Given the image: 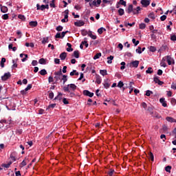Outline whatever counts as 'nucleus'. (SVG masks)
<instances>
[{
	"label": "nucleus",
	"mask_w": 176,
	"mask_h": 176,
	"mask_svg": "<svg viewBox=\"0 0 176 176\" xmlns=\"http://www.w3.org/2000/svg\"><path fill=\"white\" fill-rule=\"evenodd\" d=\"M166 120H167V122H169V123H176V120L172 117H166Z\"/></svg>",
	"instance_id": "obj_13"
},
{
	"label": "nucleus",
	"mask_w": 176,
	"mask_h": 176,
	"mask_svg": "<svg viewBox=\"0 0 176 176\" xmlns=\"http://www.w3.org/2000/svg\"><path fill=\"white\" fill-rule=\"evenodd\" d=\"M166 19H167V16H166V15H162V16L160 17L161 21H164V20H166Z\"/></svg>",
	"instance_id": "obj_58"
},
{
	"label": "nucleus",
	"mask_w": 176,
	"mask_h": 176,
	"mask_svg": "<svg viewBox=\"0 0 176 176\" xmlns=\"http://www.w3.org/2000/svg\"><path fill=\"white\" fill-rule=\"evenodd\" d=\"M74 56L76 58H79V51H74Z\"/></svg>",
	"instance_id": "obj_38"
},
{
	"label": "nucleus",
	"mask_w": 176,
	"mask_h": 176,
	"mask_svg": "<svg viewBox=\"0 0 176 176\" xmlns=\"http://www.w3.org/2000/svg\"><path fill=\"white\" fill-rule=\"evenodd\" d=\"M54 100H58V101H61L63 100V94L59 93L56 97H55Z\"/></svg>",
	"instance_id": "obj_21"
},
{
	"label": "nucleus",
	"mask_w": 176,
	"mask_h": 176,
	"mask_svg": "<svg viewBox=\"0 0 176 176\" xmlns=\"http://www.w3.org/2000/svg\"><path fill=\"white\" fill-rule=\"evenodd\" d=\"M67 52H73L74 49H72V45H71V43H67Z\"/></svg>",
	"instance_id": "obj_20"
},
{
	"label": "nucleus",
	"mask_w": 176,
	"mask_h": 176,
	"mask_svg": "<svg viewBox=\"0 0 176 176\" xmlns=\"http://www.w3.org/2000/svg\"><path fill=\"white\" fill-rule=\"evenodd\" d=\"M104 31H107V29H105L104 28H100L98 30V33L99 35H101L102 34V32H104Z\"/></svg>",
	"instance_id": "obj_25"
},
{
	"label": "nucleus",
	"mask_w": 176,
	"mask_h": 176,
	"mask_svg": "<svg viewBox=\"0 0 176 176\" xmlns=\"http://www.w3.org/2000/svg\"><path fill=\"white\" fill-rule=\"evenodd\" d=\"M141 3L144 6V8H146L147 6H149L151 1L149 0H142Z\"/></svg>",
	"instance_id": "obj_7"
},
{
	"label": "nucleus",
	"mask_w": 176,
	"mask_h": 176,
	"mask_svg": "<svg viewBox=\"0 0 176 176\" xmlns=\"http://www.w3.org/2000/svg\"><path fill=\"white\" fill-rule=\"evenodd\" d=\"M165 170L167 173H171V166H167L165 168Z\"/></svg>",
	"instance_id": "obj_47"
},
{
	"label": "nucleus",
	"mask_w": 176,
	"mask_h": 176,
	"mask_svg": "<svg viewBox=\"0 0 176 176\" xmlns=\"http://www.w3.org/2000/svg\"><path fill=\"white\" fill-rule=\"evenodd\" d=\"M109 86H111V85H109V83H108V82L104 83V87H105V89H109Z\"/></svg>",
	"instance_id": "obj_55"
},
{
	"label": "nucleus",
	"mask_w": 176,
	"mask_h": 176,
	"mask_svg": "<svg viewBox=\"0 0 176 176\" xmlns=\"http://www.w3.org/2000/svg\"><path fill=\"white\" fill-rule=\"evenodd\" d=\"M88 36L91 38V39H97V36L93 34V33H91V32H89V33L88 34Z\"/></svg>",
	"instance_id": "obj_29"
},
{
	"label": "nucleus",
	"mask_w": 176,
	"mask_h": 176,
	"mask_svg": "<svg viewBox=\"0 0 176 176\" xmlns=\"http://www.w3.org/2000/svg\"><path fill=\"white\" fill-rule=\"evenodd\" d=\"M133 85H134L133 82H129V89H130L129 94H131V93H133V91L134 90V87H133Z\"/></svg>",
	"instance_id": "obj_14"
},
{
	"label": "nucleus",
	"mask_w": 176,
	"mask_h": 176,
	"mask_svg": "<svg viewBox=\"0 0 176 176\" xmlns=\"http://www.w3.org/2000/svg\"><path fill=\"white\" fill-rule=\"evenodd\" d=\"M83 94L85 96H87L88 97H93V96H94V93H91V92L89 91L88 90H85L83 91Z\"/></svg>",
	"instance_id": "obj_11"
},
{
	"label": "nucleus",
	"mask_w": 176,
	"mask_h": 176,
	"mask_svg": "<svg viewBox=\"0 0 176 176\" xmlns=\"http://www.w3.org/2000/svg\"><path fill=\"white\" fill-rule=\"evenodd\" d=\"M148 17H149V19H152L153 20H155L156 19V16H155V13L153 12H150L148 15Z\"/></svg>",
	"instance_id": "obj_23"
},
{
	"label": "nucleus",
	"mask_w": 176,
	"mask_h": 176,
	"mask_svg": "<svg viewBox=\"0 0 176 176\" xmlns=\"http://www.w3.org/2000/svg\"><path fill=\"white\" fill-rule=\"evenodd\" d=\"M29 25L30 27H36L38 25V22L37 21H30Z\"/></svg>",
	"instance_id": "obj_27"
},
{
	"label": "nucleus",
	"mask_w": 176,
	"mask_h": 176,
	"mask_svg": "<svg viewBox=\"0 0 176 176\" xmlns=\"http://www.w3.org/2000/svg\"><path fill=\"white\" fill-rule=\"evenodd\" d=\"M42 43L45 45V43H49V37H45L43 38Z\"/></svg>",
	"instance_id": "obj_30"
},
{
	"label": "nucleus",
	"mask_w": 176,
	"mask_h": 176,
	"mask_svg": "<svg viewBox=\"0 0 176 176\" xmlns=\"http://www.w3.org/2000/svg\"><path fill=\"white\" fill-rule=\"evenodd\" d=\"M74 75L78 76L79 75V73L76 72V70H73L70 72V76H74Z\"/></svg>",
	"instance_id": "obj_37"
},
{
	"label": "nucleus",
	"mask_w": 176,
	"mask_h": 176,
	"mask_svg": "<svg viewBox=\"0 0 176 176\" xmlns=\"http://www.w3.org/2000/svg\"><path fill=\"white\" fill-rule=\"evenodd\" d=\"M54 98V94L53 92H50L49 94V98H50L51 100H53Z\"/></svg>",
	"instance_id": "obj_52"
},
{
	"label": "nucleus",
	"mask_w": 176,
	"mask_h": 176,
	"mask_svg": "<svg viewBox=\"0 0 176 176\" xmlns=\"http://www.w3.org/2000/svg\"><path fill=\"white\" fill-rule=\"evenodd\" d=\"M149 158L151 159V162H153L154 160V157H153V153L152 152H150L148 154Z\"/></svg>",
	"instance_id": "obj_46"
},
{
	"label": "nucleus",
	"mask_w": 176,
	"mask_h": 176,
	"mask_svg": "<svg viewBox=\"0 0 176 176\" xmlns=\"http://www.w3.org/2000/svg\"><path fill=\"white\" fill-rule=\"evenodd\" d=\"M101 57V53H98L94 56V60H97Z\"/></svg>",
	"instance_id": "obj_36"
},
{
	"label": "nucleus",
	"mask_w": 176,
	"mask_h": 176,
	"mask_svg": "<svg viewBox=\"0 0 176 176\" xmlns=\"http://www.w3.org/2000/svg\"><path fill=\"white\" fill-rule=\"evenodd\" d=\"M138 65H140V61L138 60H134L127 64V67H129V68H138Z\"/></svg>",
	"instance_id": "obj_2"
},
{
	"label": "nucleus",
	"mask_w": 176,
	"mask_h": 176,
	"mask_svg": "<svg viewBox=\"0 0 176 176\" xmlns=\"http://www.w3.org/2000/svg\"><path fill=\"white\" fill-rule=\"evenodd\" d=\"M171 89H173V90H176V83H174V82L172 83Z\"/></svg>",
	"instance_id": "obj_61"
},
{
	"label": "nucleus",
	"mask_w": 176,
	"mask_h": 176,
	"mask_svg": "<svg viewBox=\"0 0 176 176\" xmlns=\"http://www.w3.org/2000/svg\"><path fill=\"white\" fill-rule=\"evenodd\" d=\"M132 42H133V43H134L135 46H137L138 45V43H140V41H136L135 38H133Z\"/></svg>",
	"instance_id": "obj_49"
},
{
	"label": "nucleus",
	"mask_w": 176,
	"mask_h": 176,
	"mask_svg": "<svg viewBox=\"0 0 176 176\" xmlns=\"http://www.w3.org/2000/svg\"><path fill=\"white\" fill-rule=\"evenodd\" d=\"M96 82L98 83V85H101V82H102V79L101 78V76L100 75L96 74Z\"/></svg>",
	"instance_id": "obj_9"
},
{
	"label": "nucleus",
	"mask_w": 176,
	"mask_h": 176,
	"mask_svg": "<svg viewBox=\"0 0 176 176\" xmlns=\"http://www.w3.org/2000/svg\"><path fill=\"white\" fill-rule=\"evenodd\" d=\"M54 75L56 76H61V75H63V72H61V70L58 71V72H56L54 73Z\"/></svg>",
	"instance_id": "obj_40"
},
{
	"label": "nucleus",
	"mask_w": 176,
	"mask_h": 176,
	"mask_svg": "<svg viewBox=\"0 0 176 176\" xmlns=\"http://www.w3.org/2000/svg\"><path fill=\"white\" fill-rule=\"evenodd\" d=\"M10 76H11L10 73L7 72L3 76H1V80L3 81L8 80V79H9V78H10Z\"/></svg>",
	"instance_id": "obj_6"
},
{
	"label": "nucleus",
	"mask_w": 176,
	"mask_h": 176,
	"mask_svg": "<svg viewBox=\"0 0 176 176\" xmlns=\"http://www.w3.org/2000/svg\"><path fill=\"white\" fill-rule=\"evenodd\" d=\"M82 45H85V47H89V43H87V41H82Z\"/></svg>",
	"instance_id": "obj_59"
},
{
	"label": "nucleus",
	"mask_w": 176,
	"mask_h": 176,
	"mask_svg": "<svg viewBox=\"0 0 176 176\" xmlns=\"http://www.w3.org/2000/svg\"><path fill=\"white\" fill-rule=\"evenodd\" d=\"M113 174H115V170L111 169L108 172V175H109V176H112V175H113Z\"/></svg>",
	"instance_id": "obj_45"
},
{
	"label": "nucleus",
	"mask_w": 176,
	"mask_h": 176,
	"mask_svg": "<svg viewBox=\"0 0 176 176\" xmlns=\"http://www.w3.org/2000/svg\"><path fill=\"white\" fill-rule=\"evenodd\" d=\"M46 61H47V59H45L43 58H41L39 60H38V63L39 64H46Z\"/></svg>",
	"instance_id": "obj_31"
},
{
	"label": "nucleus",
	"mask_w": 176,
	"mask_h": 176,
	"mask_svg": "<svg viewBox=\"0 0 176 176\" xmlns=\"http://www.w3.org/2000/svg\"><path fill=\"white\" fill-rule=\"evenodd\" d=\"M118 14L120 16H123V14H124V10H123L122 8H120L118 10Z\"/></svg>",
	"instance_id": "obj_33"
},
{
	"label": "nucleus",
	"mask_w": 176,
	"mask_h": 176,
	"mask_svg": "<svg viewBox=\"0 0 176 176\" xmlns=\"http://www.w3.org/2000/svg\"><path fill=\"white\" fill-rule=\"evenodd\" d=\"M76 86L75 85V84H69V89L70 90V91H75L76 89Z\"/></svg>",
	"instance_id": "obj_15"
},
{
	"label": "nucleus",
	"mask_w": 176,
	"mask_h": 176,
	"mask_svg": "<svg viewBox=\"0 0 176 176\" xmlns=\"http://www.w3.org/2000/svg\"><path fill=\"white\" fill-rule=\"evenodd\" d=\"M1 19H3V20H8L9 19V14H6L2 15Z\"/></svg>",
	"instance_id": "obj_42"
},
{
	"label": "nucleus",
	"mask_w": 176,
	"mask_h": 176,
	"mask_svg": "<svg viewBox=\"0 0 176 176\" xmlns=\"http://www.w3.org/2000/svg\"><path fill=\"white\" fill-rule=\"evenodd\" d=\"M171 41H176V35L174 34L170 37Z\"/></svg>",
	"instance_id": "obj_63"
},
{
	"label": "nucleus",
	"mask_w": 176,
	"mask_h": 176,
	"mask_svg": "<svg viewBox=\"0 0 176 176\" xmlns=\"http://www.w3.org/2000/svg\"><path fill=\"white\" fill-rule=\"evenodd\" d=\"M149 50L150 52H155L156 50V47H153V46H150L149 47Z\"/></svg>",
	"instance_id": "obj_56"
},
{
	"label": "nucleus",
	"mask_w": 176,
	"mask_h": 176,
	"mask_svg": "<svg viewBox=\"0 0 176 176\" xmlns=\"http://www.w3.org/2000/svg\"><path fill=\"white\" fill-rule=\"evenodd\" d=\"M160 102L162 103V107H167V102H166V99L164 98H162L160 99Z\"/></svg>",
	"instance_id": "obj_12"
},
{
	"label": "nucleus",
	"mask_w": 176,
	"mask_h": 176,
	"mask_svg": "<svg viewBox=\"0 0 176 176\" xmlns=\"http://www.w3.org/2000/svg\"><path fill=\"white\" fill-rule=\"evenodd\" d=\"M40 75H42L43 76L45 75H47V72L46 71V69H43L39 72Z\"/></svg>",
	"instance_id": "obj_26"
},
{
	"label": "nucleus",
	"mask_w": 176,
	"mask_h": 176,
	"mask_svg": "<svg viewBox=\"0 0 176 176\" xmlns=\"http://www.w3.org/2000/svg\"><path fill=\"white\" fill-rule=\"evenodd\" d=\"M0 7H1V12L2 13H8V10H9L8 7H6L5 6H2V5H0Z\"/></svg>",
	"instance_id": "obj_10"
},
{
	"label": "nucleus",
	"mask_w": 176,
	"mask_h": 176,
	"mask_svg": "<svg viewBox=\"0 0 176 176\" xmlns=\"http://www.w3.org/2000/svg\"><path fill=\"white\" fill-rule=\"evenodd\" d=\"M100 74L102 76H105L106 75H108V72H107V69L100 70Z\"/></svg>",
	"instance_id": "obj_22"
},
{
	"label": "nucleus",
	"mask_w": 176,
	"mask_h": 176,
	"mask_svg": "<svg viewBox=\"0 0 176 176\" xmlns=\"http://www.w3.org/2000/svg\"><path fill=\"white\" fill-rule=\"evenodd\" d=\"M5 63H6V58H2L1 61V64H0L1 68H3V67H5Z\"/></svg>",
	"instance_id": "obj_24"
},
{
	"label": "nucleus",
	"mask_w": 176,
	"mask_h": 176,
	"mask_svg": "<svg viewBox=\"0 0 176 176\" xmlns=\"http://www.w3.org/2000/svg\"><path fill=\"white\" fill-rule=\"evenodd\" d=\"M164 61H167L168 65H171V64H174V59L171 58L170 56H166L163 58Z\"/></svg>",
	"instance_id": "obj_3"
},
{
	"label": "nucleus",
	"mask_w": 176,
	"mask_h": 176,
	"mask_svg": "<svg viewBox=\"0 0 176 176\" xmlns=\"http://www.w3.org/2000/svg\"><path fill=\"white\" fill-rule=\"evenodd\" d=\"M74 25H76V27H82L83 25H85V21H78L74 23Z\"/></svg>",
	"instance_id": "obj_8"
},
{
	"label": "nucleus",
	"mask_w": 176,
	"mask_h": 176,
	"mask_svg": "<svg viewBox=\"0 0 176 176\" xmlns=\"http://www.w3.org/2000/svg\"><path fill=\"white\" fill-rule=\"evenodd\" d=\"M139 10H141L140 7H137L135 9H133V5H129L128 7L127 12L131 13L133 12V14H138Z\"/></svg>",
	"instance_id": "obj_1"
},
{
	"label": "nucleus",
	"mask_w": 176,
	"mask_h": 176,
	"mask_svg": "<svg viewBox=\"0 0 176 176\" xmlns=\"http://www.w3.org/2000/svg\"><path fill=\"white\" fill-rule=\"evenodd\" d=\"M12 162H9L8 164H3V167H5L6 168H9L10 167V165L12 164Z\"/></svg>",
	"instance_id": "obj_32"
},
{
	"label": "nucleus",
	"mask_w": 176,
	"mask_h": 176,
	"mask_svg": "<svg viewBox=\"0 0 176 176\" xmlns=\"http://www.w3.org/2000/svg\"><path fill=\"white\" fill-rule=\"evenodd\" d=\"M63 104H65V105H67V104H69V102H68V100L65 98L63 99Z\"/></svg>",
	"instance_id": "obj_54"
},
{
	"label": "nucleus",
	"mask_w": 176,
	"mask_h": 176,
	"mask_svg": "<svg viewBox=\"0 0 176 176\" xmlns=\"http://www.w3.org/2000/svg\"><path fill=\"white\" fill-rule=\"evenodd\" d=\"M56 0H52L51 3H50V8H56V4H54Z\"/></svg>",
	"instance_id": "obj_39"
},
{
	"label": "nucleus",
	"mask_w": 176,
	"mask_h": 176,
	"mask_svg": "<svg viewBox=\"0 0 176 176\" xmlns=\"http://www.w3.org/2000/svg\"><path fill=\"white\" fill-rule=\"evenodd\" d=\"M81 34H82V36H86V35H87L88 33H87V30H83L81 31Z\"/></svg>",
	"instance_id": "obj_51"
},
{
	"label": "nucleus",
	"mask_w": 176,
	"mask_h": 176,
	"mask_svg": "<svg viewBox=\"0 0 176 176\" xmlns=\"http://www.w3.org/2000/svg\"><path fill=\"white\" fill-rule=\"evenodd\" d=\"M56 31H63V26L59 25L56 28Z\"/></svg>",
	"instance_id": "obj_62"
},
{
	"label": "nucleus",
	"mask_w": 176,
	"mask_h": 176,
	"mask_svg": "<svg viewBox=\"0 0 176 176\" xmlns=\"http://www.w3.org/2000/svg\"><path fill=\"white\" fill-rule=\"evenodd\" d=\"M30 162L28 158H25L21 164L20 167H24V166H27V163Z\"/></svg>",
	"instance_id": "obj_17"
},
{
	"label": "nucleus",
	"mask_w": 176,
	"mask_h": 176,
	"mask_svg": "<svg viewBox=\"0 0 176 176\" xmlns=\"http://www.w3.org/2000/svg\"><path fill=\"white\" fill-rule=\"evenodd\" d=\"M32 89V85L29 84L28 87L25 89V91H28V90H31Z\"/></svg>",
	"instance_id": "obj_44"
},
{
	"label": "nucleus",
	"mask_w": 176,
	"mask_h": 176,
	"mask_svg": "<svg viewBox=\"0 0 176 176\" xmlns=\"http://www.w3.org/2000/svg\"><path fill=\"white\" fill-rule=\"evenodd\" d=\"M62 76H63L62 80H63V85H65V82L68 80V78L66 75H62Z\"/></svg>",
	"instance_id": "obj_35"
},
{
	"label": "nucleus",
	"mask_w": 176,
	"mask_h": 176,
	"mask_svg": "<svg viewBox=\"0 0 176 176\" xmlns=\"http://www.w3.org/2000/svg\"><path fill=\"white\" fill-rule=\"evenodd\" d=\"M54 63H55V64H60V59L55 58L54 59Z\"/></svg>",
	"instance_id": "obj_64"
},
{
	"label": "nucleus",
	"mask_w": 176,
	"mask_h": 176,
	"mask_svg": "<svg viewBox=\"0 0 176 176\" xmlns=\"http://www.w3.org/2000/svg\"><path fill=\"white\" fill-rule=\"evenodd\" d=\"M146 27V25H145V23H140L139 25V28L140 30H144V28Z\"/></svg>",
	"instance_id": "obj_41"
},
{
	"label": "nucleus",
	"mask_w": 176,
	"mask_h": 176,
	"mask_svg": "<svg viewBox=\"0 0 176 176\" xmlns=\"http://www.w3.org/2000/svg\"><path fill=\"white\" fill-rule=\"evenodd\" d=\"M10 160H11V161H10V162H12V163H13V162H16V156H15L14 153H12L10 154Z\"/></svg>",
	"instance_id": "obj_18"
},
{
	"label": "nucleus",
	"mask_w": 176,
	"mask_h": 176,
	"mask_svg": "<svg viewBox=\"0 0 176 176\" xmlns=\"http://www.w3.org/2000/svg\"><path fill=\"white\" fill-rule=\"evenodd\" d=\"M146 72L147 74H152L153 72V71L152 70V67H148Z\"/></svg>",
	"instance_id": "obj_53"
},
{
	"label": "nucleus",
	"mask_w": 176,
	"mask_h": 176,
	"mask_svg": "<svg viewBox=\"0 0 176 176\" xmlns=\"http://www.w3.org/2000/svg\"><path fill=\"white\" fill-rule=\"evenodd\" d=\"M24 56H25V58H23ZM20 57L22 58L21 61L23 63H24V61H27V58H28V54H20Z\"/></svg>",
	"instance_id": "obj_16"
},
{
	"label": "nucleus",
	"mask_w": 176,
	"mask_h": 176,
	"mask_svg": "<svg viewBox=\"0 0 176 176\" xmlns=\"http://www.w3.org/2000/svg\"><path fill=\"white\" fill-rule=\"evenodd\" d=\"M63 90L64 91H67L68 93H71L69 85H67L66 87H63Z\"/></svg>",
	"instance_id": "obj_34"
},
{
	"label": "nucleus",
	"mask_w": 176,
	"mask_h": 176,
	"mask_svg": "<svg viewBox=\"0 0 176 176\" xmlns=\"http://www.w3.org/2000/svg\"><path fill=\"white\" fill-rule=\"evenodd\" d=\"M123 86H124V84L123 83V82L119 81V82L118 84V87H120V89H122V87H123Z\"/></svg>",
	"instance_id": "obj_48"
},
{
	"label": "nucleus",
	"mask_w": 176,
	"mask_h": 176,
	"mask_svg": "<svg viewBox=\"0 0 176 176\" xmlns=\"http://www.w3.org/2000/svg\"><path fill=\"white\" fill-rule=\"evenodd\" d=\"M153 80H154L155 83H157V85H159L160 86H162V85L164 84V82L163 81H161L159 79V77H157V76L154 77Z\"/></svg>",
	"instance_id": "obj_5"
},
{
	"label": "nucleus",
	"mask_w": 176,
	"mask_h": 176,
	"mask_svg": "<svg viewBox=\"0 0 176 176\" xmlns=\"http://www.w3.org/2000/svg\"><path fill=\"white\" fill-rule=\"evenodd\" d=\"M60 58L62 60H65L67 58V53L66 52H63L60 54Z\"/></svg>",
	"instance_id": "obj_19"
},
{
	"label": "nucleus",
	"mask_w": 176,
	"mask_h": 176,
	"mask_svg": "<svg viewBox=\"0 0 176 176\" xmlns=\"http://www.w3.org/2000/svg\"><path fill=\"white\" fill-rule=\"evenodd\" d=\"M136 53H138L139 54H141V53H142V51H141V47H138V48L136 49Z\"/></svg>",
	"instance_id": "obj_57"
},
{
	"label": "nucleus",
	"mask_w": 176,
	"mask_h": 176,
	"mask_svg": "<svg viewBox=\"0 0 176 176\" xmlns=\"http://www.w3.org/2000/svg\"><path fill=\"white\" fill-rule=\"evenodd\" d=\"M112 60H113V56L107 57V64H112Z\"/></svg>",
	"instance_id": "obj_28"
},
{
	"label": "nucleus",
	"mask_w": 176,
	"mask_h": 176,
	"mask_svg": "<svg viewBox=\"0 0 176 176\" xmlns=\"http://www.w3.org/2000/svg\"><path fill=\"white\" fill-rule=\"evenodd\" d=\"M164 61H166V60H163V58H162V60L161 61V67H164V68H166V67H167V65L166 64V63Z\"/></svg>",
	"instance_id": "obj_43"
},
{
	"label": "nucleus",
	"mask_w": 176,
	"mask_h": 176,
	"mask_svg": "<svg viewBox=\"0 0 176 176\" xmlns=\"http://www.w3.org/2000/svg\"><path fill=\"white\" fill-rule=\"evenodd\" d=\"M19 19H20L21 20H25V16H24V15H21V14H19L18 16Z\"/></svg>",
	"instance_id": "obj_60"
},
{
	"label": "nucleus",
	"mask_w": 176,
	"mask_h": 176,
	"mask_svg": "<svg viewBox=\"0 0 176 176\" xmlns=\"http://www.w3.org/2000/svg\"><path fill=\"white\" fill-rule=\"evenodd\" d=\"M118 3H120V5H122V6H126V1H124V0H120Z\"/></svg>",
	"instance_id": "obj_50"
},
{
	"label": "nucleus",
	"mask_w": 176,
	"mask_h": 176,
	"mask_svg": "<svg viewBox=\"0 0 176 176\" xmlns=\"http://www.w3.org/2000/svg\"><path fill=\"white\" fill-rule=\"evenodd\" d=\"M64 13L65 14V19H66V20L62 19L61 21H62V23H68V14L69 13V10H65Z\"/></svg>",
	"instance_id": "obj_4"
}]
</instances>
